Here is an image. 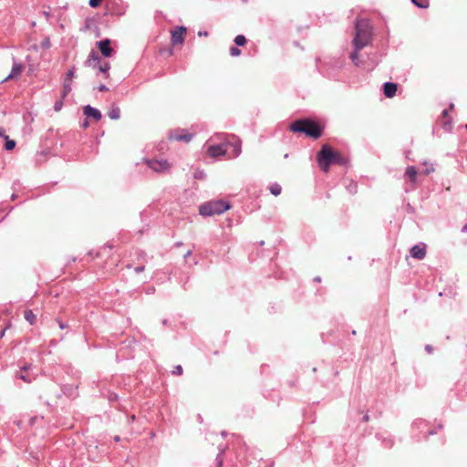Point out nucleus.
Listing matches in <instances>:
<instances>
[{
    "mask_svg": "<svg viewBox=\"0 0 467 467\" xmlns=\"http://www.w3.org/2000/svg\"><path fill=\"white\" fill-rule=\"evenodd\" d=\"M345 61L343 57H334L329 58L328 60L324 61V65L328 67V69L335 71L339 70L344 67ZM323 63L320 62V65H317V67H322Z\"/></svg>",
    "mask_w": 467,
    "mask_h": 467,
    "instance_id": "8",
    "label": "nucleus"
},
{
    "mask_svg": "<svg viewBox=\"0 0 467 467\" xmlns=\"http://www.w3.org/2000/svg\"><path fill=\"white\" fill-rule=\"evenodd\" d=\"M5 149L6 150H12L16 147V141L14 140H10L8 136H5Z\"/></svg>",
    "mask_w": 467,
    "mask_h": 467,
    "instance_id": "24",
    "label": "nucleus"
},
{
    "mask_svg": "<svg viewBox=\"0 0 467 467\" xmlns=\"http://www.w3.org/2000/svg\"><path fill=\"white\" fill-rule=\"evenodd\" d=\"M368 419H369L368 415L366 414V415L363 416L362 420H363V421H368Z\"/></svg>",
    "mask_w": 467,
    "mask_h": 467,
    "instance_id": "49",
    "label": "nucleus"
},
{
    "mask_svg": "<svg viewBox=\"0 0 467 467\" xmlns=\"http://www.w3.org/2000/svg\"><path fill=\"white\" fill-rule=\"evenodd\" d=\"M192 254V251L189 250L185 254H184V258H188L190 255Z\"/></svg>",
    "mask_w": 467,
    "mask_h": 467,
    "instance_id": "48",
    "label": "nucleus"
},
{
    "mask_svg": "<svg viewBox=\"0 0 467 467\" xmlns=\"http://www.w3.org/2000/svg\"><path fill=\"white\" fill-rule=\"evenodd\" d=\"M442 128L447 130V131H451V129H452V123L451 120H446L442 123Z\"/></svg>",
    "mask_w": 467,
    "mask_h": 467,
    "instance_id": "33",
    "label": "nucleus"
},
{
    "mask_svg": "<svg viewBox=\"0 0 467 467\" xmlns=\"http://www.w3.org/2000/svg\"><path fill=\"white\" fill-rule=\"evenodd\" d=\"M97 47H99L101 55L105 57H110L114 53V50L110 47V39L109 38L97 42Z\"/></svg>",
    "mask_w": 467,
    "mask_h": 467,
    "instance_id": "9",
    "label": "nucleus"
},
{
    "mask_svg": "<svg viewBox=\"0 0 467 467\" xmlns=\"http://www.w3.org/2000/svg\"><path fill=\"white\" fill-rule=\"evenodd\" d=\"M5 136H6L5 129L0 128V138H4L5 139Z\"/></svg>",
    "mask_w": 467,
    "mask_h": 467,
    "instance_id": "45",
    "label": "nucleus"
},
{
    "mask_svg": "<svg viewBox=\"0 0 467 467\" xmlns=\"http://www.w3.org/2000/svg\"><path fill=\"white\" fill-rule=\"evenodd\" d=\"M64 99H65V98H63V97L61 96V99H58V100H57V101L55 102V104H54V109H55V111L58 112V111H60V110H61V109L63 108V105H64V102H63Z\"/></svg>",
    "mask_w": 467,
    "mask_h": 467,
    "instance_id": "28",
    "label": "nucleus"
},
{
    "mask_svg": "<svg viewBox=\"0 0 467 467\" xmlns=\"http://www.w3.org/2000/svg\"><path fill=\"white\" fill-rule=\"evenodd\" d=\"M51 46L49 37H45L42 42L40 43V47L43 49H48Z\"/></svg>",
    "mask_w": 467,
    "mask_h": 467,
    "instance_id": "29",
    "label": "nucleus"
},
{
    "mask_svg": "<svg viewBox=\"0 0 467 467\" xmlns=\"http://www.w3.org/2000/svg\"><path fill=\"white\" fill-rule=\"evenodd\" d=\"M166 322H167V320H166V319H164V320H163V322H162V323H163V325H166Z\"/></svg>",
    "mask_w": 467,
    "mask_h": 467,
    "instance_id": "57",
    "label": "nucleus"
},
{
    "mask_svg": "<svg viewBox=\"0 0 467 467\" xmlns=\"http://www.w3.org/2000/svg\"><path fill=\"white\" fill-rule=\"evenodd\" d=\"M348 191L350 193H356L357 192V185H350L348 187Z\"/></svg>",
    "mask_w": 467,
    "mask_h": 467,
    "instance_id": "41",
    "label": "nucleus"
},
{
    "mask_svg": "<svg viewBox=\"0 0 467 467\" xmlns=\"http://www.w3.org/2000/svg\"><path fill=\"white\" fill-rule=\"evenodd\" d=\"M218 448H219V453L216 456V462H217L218 467H222L223 462V453L224 452L225 448H223L221 446H219Z\"/></svg>",
    "mask_w": 467,
    "mask_h": 467,
    "instance_id": "25",
    "label": "nucleus"
},
{
    "mask_svg": "<svg viewBox=\"0 0 467 467\" xmlns=\"http://www.w3.org/2000/svg\"><path fill=\"white\" fill-rule=\"evenodd\" d=\"M378 440H380L383 446L386 448H391L393 445V440L389 437H382V435L378 434L376 436Z\"/></svg>",
    "mask_w": 467,
    "mask_h": 467,
    "instance_id": "20",
    "label": "nucleus"
},
{
    "mask_svg": "<svg viewBox=\"0 0 467 467\" xmlns=\"http://www.w3.org/2000/svg\"><path fill=\"white\" fill-rule=\"evenodd\" d=\"M453 107H454V105L451 103V104L450 105V108H451V109H452Z\"/></svg>",
    "mask_w": 467,
    "mask_h": 467,
    "instance_id": "56",
    "label": "nucleus"
},
{
    "mask_svg": "<svg viewBox=\"0 0 467 467\" xmlns=\"http://www.w3.org/2000/svg\"><path fill=\"white\" fill-rule=\"evenodd\" d=\"M346 163V160L337 152V161H335V164L344 165Z\"/></svg>",
    "mask_w": 467,
    "mask_h": 467,
    "instance_id": "34",
    "label": "nucleus"
},
{
    "mask_svg": "<svg viewBox=\"0 0 467 467\" xmlns=\"http://www.w3.org/2000/svg\"><path fill=\"white\" fill-rule=\"evenodd\" d=\"M335 161H337V152L327 144L323 145L317 153V161L325 172H327L330 166L335 164Z\"/></svg>",
    "mask_w": 467,
    "mask_h": 467,
    "instance_id": "4",
    "label": "nucleus"
},
{
    "mask_svg": "<svg viewBox=\"0 0 467 467\" xmlns=\"http://www.w3.org/2000/svg\"><path fill=\"white\" fill-rule=\"evenodd\" d=\"M269 190L273 195L278 196L281 193L282 188L277 182H275L270 185Z\"/></svg>",
    "mask_w": 467,
    "mask_h": 467,
    "instance_id": "21",
    "label": "nucleus"
},
{
    "mask_svg": "<svg viewBox=\"0 0 467 467\" xmlns=\"http://www.w3.org/2000/svg\"><path fill=\"white\" fill-rule=\"evenodd\" d=\"M231 205L228 202L223 200H215L206 202L199 206V213L202 216H213L215 214H222L229 210Z\"/></svg>",
    "mask_w": 467,
    "mask_h": 467,
    "instance_id": "3",
    "label": "nucleus"
},
{
    "mask_svg": "<svg viewBox=\"0 0 467 467\" xmlns=\"http://www.w3.org/2000/svg\"><path fill=\"white\" fill-rule=\"evenodd\" d=\"M89 125L88 123V120L87 119H85L81 123H80V127L83 128V129H86L88 128Z\"/></svg>",
    "mask_w": 467,
    "mask_h": 467,
    "instance_id": "39",
    "label": "nucleus"
},
{
    "mask_svg": "<svg viewBox=\"0 0 467 467\" xmlns=\"http://www.w3.org/2000/svg\"><path fill=\"white\" fill-rule=\"evenodd\" d=\"M204 177H205V173L203 171L198 170L194 172L195 179H203Z\"/></svg>",
    "mask_w": 467,
    "mask_h": 467,
    "instance_id": "35",
    "label": "nucleus"
},
{
    "mask_svg": "<svg viewBox=\"0 0 467 467\" xmlns=\"http://www.w3.org/2000/svg\"><path fill=\"white\" fill-rule=\"evenodd\" d=\"M243 2H247V0H242Z\"/></svg>",
    "mask_w": 467,
    "mask_h": 467,
    "instance_id": "58",
    "label": "nucleus"
},
{
    "mask_svg": "<svg viewBox=\"0 0 467 467\" xmlns=\"http://www.w3.org/2000/svg\"><path fill=\"white\" fill-rule=\"evenodd\" d=\"M109 117L111 119L117 120L120 118V109L119 107H112L109 111Z\"/></svg>",
    "mask_w": 467,
    "mask_h": 467,
    "instance_id": "19",
    "label": "nucleus"
},
{
    "mask_svg": "<svg viewBox=\"0 0 467 467\" xmlns=\"http://www.w3.org/2000/svg\"><path fill=\"white\" fill-rule=\"evenodd\" d=\"M462 233H467V223H465L462 228Z\"/></svg>",
    "mask_w": 467,
    "mask_h": 467,
    "instance_id": "47",
    "label": "nucleus"
},
{
    "mask_svg": "<svg viewBox=\"0 0 467 467\" xmlns=\"http://www.w3.org/2000/svg\"><path fill=\"white\" fill-rule=\"evenodd\" d=\"M146 163L150 169L156 172H163L170 169V164L166 160L147 159Z\"/></svg>",
    "mask_w": 467,
    "mask_h": 467,
    "instance_id": "5",
    "label": "nucleus"
},
{
    "mask_svg": "<svg viewBox=\"0 0 467 467\" xmlns=\"http://www.w3.org/2000/svg\"><path fill=\"white\" fill-rule=\"evenodd\" d=\"M411 257L422 260L426 255V246L424 244H415L410 249Z\"/></svg>",
    "mask_w": 467,
    "mask_h": 467,
    "instance_id": "11",
    "label": "nucleus"
},
{
    "mask_svg": "<svg viewBox=\"0 0 467 467\" xmlns=\"http://www.w3.org/2000/svg\"><path fill=\"white\" fill-rule=\"evenodd\" d=\"M427 422L422 420V419H418L416 420L413 421L412 423V427L415 428V429H418L420 430L421 432H424L425 433V437L429 436V435H433L436 433V431L434 430H431V431H425V429L427 427Z\"/></svg>",
    "mask_w": 467,
    "mask_h": 467,
    "instance_id": "14",
    "label": "nucleus"
},
{
    "mask_svg": "<svg viewBox=\"0 0 467 467\" xmlns=\"http://www.w3.org/2000/svg\"><path fill=\"white\" fill-rule=\"evenodd\" d=\"M433 170H434L433 168L427 169L425 172L428 174V173H430L431 171H432Z\"/></svg>",
    "mask_w": 467,
    "mask_h": 467,
    "instance_id": "53",
    "label": "nucleus"
},
{
    "mask_svg": "<svg viewBox=\"0 0 467 467\" xmlns=\"http://www.w3.org/2000/svg\"><path fill=\"white\" fill-rule=\"evenodd\" d=\"M464 127H465V129L467 130V124H466Z\"/></svg>",
    "mask_w": 467,
    "mask_h": 467,
    "instance_id": "59",
    "label": "nucleus"
},
{
    "mask_svg": "<svg viewBox=\"0 0 467 467\" xmlns=\"http://www.w3.org/2000/svg\"><path fill=\"white\" fill-rule=\"evenodd\" d=\"M411 2L420 8H427L428 7V2L427 0H411Z\"/></svg>",
    "mask_w": 467,
    "mask_h": 467,
    "instance_id": "27",
    "label": "nucleus"
},
{
    "mask_svg": "<svg viewBox=\"0 0 467 467\" xmlns=\"http://www.w3.org/2000/svg\"><path fill=\"white\" fill-rule=\"evenodd\" d=\"M57 324H58V327L61 328V329H65L67 327V324L66 323H63L62 321L60 320H57Z\"/></svg>",
    "mask_w": 467,
    "mask_h": 467,
    "instance_id": "40",
    "label": "nucleus"
},
{
    "mask_svg": "<svg viewBox=\"0 0 467 467\" xmlns=\"http://www.w3.org/2000/svg\"><path fill=\"white\" fill-rule=\"evenodd\" d=\"M198 36H208V32L207 31H199L198 32Z\"/></svg>",
    "mask_w": 467,
    "mask_h": 467,
    "instance_id": "44",
    "label": "nucleus"
},
{
    "mask_svg": "<svg viewBox=\"0 0 467 467\" xmlns=\"http://www.w3.org/2000/svg\"><path fill=\"white\" fill-rule=\"evenodd\" d=\"M222 435L225 436L226 435V431H222Z\"/></svg>",
    "mask_w": 467,
    "mask_h": 467,
    "instance_id": "55",
    "label": "nucleus"
},
{
    "mask_svg": "<svg viewBox=\"0 0 467 467\" xmlns=\"http://www.w3.org/2000/svg\"><path fill=\"white\" fill-rule=\"evenodd\" d=\"M99 60H100V57H99V54L97 52H95L94 50H92L89 53L88 59L86 60V65L88 67H96L97 63L99 62Z\"/></svg>",
    "mask_w": 467,
    "mask_h": 467,
    "instance_id": "17",
    "label": "nucleus"
},
{
    "mask_svg": "<svg viewBox=\"0 0 467 467\" xmlns=\"http://www.w3.org/2000/svg\"><path fill=\"white\" fill-rule=\"evenodd\" d=\"M185 26H178L171 32V42L173 45H182L184 42Z\"/></svg>",
    "mask_w": 467,
    "mask_h": 467,
    "instance_id": "10",
    "label": "nucleus"
},
{
    "mask_svg": "<svg viewBox=\"0 0 467 467\" xmlns=\"http://www.w3.org/2000/svg\"><path fill=\"white\" fill-rule=\"evenodd\" d=\"M405 174L408 176V178L410 179V181L411 182H416L418 172L414 166H409L406 169Z\"/></svg>",
    "mask_w": 467,
    "mask_h": 467,
    "instance_id": "18",
    "label": "nucleus"
},
{
    "mask_svg": "<svg viewBox=\"0 0 467 467\" xmlns=\"http://www.w3.org/2000/svg\"><path fill=\"white\" fill-rule=\"evenodd\" d=\"M138 257H139L140 259L145 260V258H146V254H145L144 252L140 251V252L139 253Z\"/></svg>",
    "mask_w": 467,
    "mask_h": 467,
    "instance_id": "43",
    "label": "nucleus"
},
{
    "mask_svg": "<svg viewBox=\"0 0 467 467\" xmlns=\"http://www.w3.org/2000/svg\"><path fill=\"white\" fill-rule=\"evenodd\" d=\"M144 269H145V266L142 265L136 266L134 268V271H135V273L140 274V273L143 272Z\"/></svg>",
    "mask_w": 467,
    "mask_h": 467,
    "instance_id": "37",
    "label": "nucleus"
},
{
    "mask_svg": "<svg viewBox=\"0 0 467 467\" xmlns=\"http://www.w3.org/2000/svg\"><path fill=\"white\" fill-rule=\"evenodd\" d=\"M447 115H448V109H444V110L442 111V116H443V117H446Z\"/></svg>",
    "mask_w": 467,
    "mask_h": 467,
    "instance_id": "51",
    "label": "nucleus"
},
{
    "mask_svg": "<svg viewBox=\"0 0 467 467\" xmlns=\"http://www.w3.org/2000/svg\"><path fill=\"white\" fill-rule=\"evenodd\" d=\"M182 367L181 365H177L174 367L173 370H172V374L175 375V376H180L182 374Z\"/></svg>",
    "mask_w": 467,
    "mask_h": 467,
    "instance_id": "32",
    "label": "nucleus"
},
{
    "mask_svg": "<svg viewBox=\"0 0 467 467\" xmlns=\"http://www.w3.org/2000/svg\"><path fill=\"white\" fill-rule=\"evenodd\" d=\"M246 37L244 36V35H238L234 37V44L237 46V47H243L246 44Z\"/></svg>",
    "mask_w": 467,
    "mask_h": 467,
    "instance_id": "23",
    "label": "nucleus"
},
{
    "mask_svg": "<svg viewBox=\"0 0 467 467\" xmlns=\"http://www.w3.org/2000/svg\"><path fill=\"white\" fill-rule=\"evenodd\" d=\"M208 153L211 157H220L226 153L225 146L223 144L212 145L208 148Z\"/></svg>",
    "mask_w": 467,
    "mask_h": 467,
    "instance_id": "13",
    "label": "nucleus"
},
{
    "mask_svg": "<svg viewBox=\"0 0 467 467\" xmlns=\"http://www.w3.org/2000/svg\"><path fill=\"white\" fill-rule=\"evenodd\" d=\"M20 379H23V380H25V381L26 380V377H25L24 375H21V376H20Z\"/></svg>",
    "mask_w": 467,
    "mask_h": 467,
    "instance_id": "54",
    "label": "nucleus"
},
{
    "mask_svg": "<svg viewBox=\"0 0 467 467\" xmlns=\"http://www.w3.org/2000/svg\"><path fill=\"white\" fill-rule=\"evenodd\" d=\"M83 113L87 118H92L95 120H99L102 118L101 112L90 105L83 108Z\"/></svg>",
    "mask_w": 467,
    "mask_h": 467,
    "instance_id": "12",
    "label": "nucleus"
},
{
    "mask_svg": "<svg viewBox=\"0 0 467 467\" xmlns=\"http://www.w3.org/2000/svg\"><path fill=\"white\" fill-rule=\"evenodd\" d=\"M24 317L26 321H28L31 325L34 324L36 320V315L32 310H26L24 314Z\"/></svg>",
    "mask_w": 467,
    "mask_h": 467,
    "instance_id": "22",
    "label": "nucleus"
},
{
    "mask_svg": "<svg viewBox=\"0 0 467 467\" xmlns=\"http://www.w3.org/2000/svg\"><path fill=\"white\" fill-rule=\"evenodd\" d=\"M75 77H76L75 67H73L67 72L66 77H65V80L63 83V89H62V97L63 98H66L71 91V89H72L71 81Z\"/></svg>",
    "mask_w": 467,
    "mask_h": 467,
    "instance_id": "7",
    "label": "nucleus"
},
{
    "mask_svg": "<svg viewBox=\"0 0 467 467\" xmlns=\"http://www.w3.org/2000/svg\"><path fill=\"white\" fill-rule=\"evenodd\" d=\"M290 130L293 132L305 133L306 136L313 139H318L322 135L323 128L312 119H301L295 120L290 125Z\"/></svg>",
    "mask_w": 467,
    "mask_h": 467,
    "instance_id": "2",
    "label": "nucleus"
},
{
    "mask_svg": "<svg viewBox=\"0 0 467 467\" xmlns=\"http://www.w3.org/2000/svg\"><path fill=\"white\" fill-rule=\"evenodd\" d=\"M16 198H17V195H16V193H13V194L11 195V200H12V201H15Z\"/></svg>",
    "mask_w": 467,
    "mask_h": 467,
    "instance_id": "50",
    "label": "nucleus"
},
{
    "mask_svg": "<svg viewBox=\"0 0 467 467\" xmlns=\"http://www.w3.org/2000/svg\"><path fill=\"white\" fill-rule=\"evenodd\" d=\"M24 66L20 63H14L10 74L6 77L5 80L17 78L21 75Z\"/></svg>",
    "mask_w": 467,
    "mask_h": 467,
    "instance_id": "16",
    "label": "nucleus"
},
{
    "mask_svg": "<svg viewBox=\"0 0 467 467\" xmlns=\"http://www.w3.org/2000/svg\"><path fill=\"white\" fill-rule=\"evenodd\" d=\"M98 89H99V91H101V92H103V91H108V90H109L108 87H107L106 85H104V84H100V85L98 87Z\"/></svg>",
    "mask_w": 467,
    "mask_h": 467,
    "instance_id": "38",
    "label": "nucleus"
},
{
    "mask_svg": "<svg viewBox=\"0 0 467 467\" xmlns=\"http://www.w3.org/2000/svg\"><path fill=\"white\" fill-rule=\"evenodd\" d=\"M234 150H235V152H236V155H239V154H240V152H241V147H240V145H236V146L234 147Z\"/></svg>",
    "mask_w": 467,
    "mask_h": 467,
    "instance_id": "46",
    "label": "nucleus"
},
{
    "mask_svg": "<svg viewBox=\"0 0 467 467\" xmlns=\"http://www.w3.org/2000/svg\"><path fill=\"white\" fill-rule=\"evenodd\" d=\"M398 85L394 82H385L383 84V93L387 98H392L397 92Z\"/></svg>",
    "mask_w": 467,
    "mask_h": 467,
    "instance_id": "15",
    "label": "nucleus"
},
{
    "mask_svg": "<svg viewBox=\"0 0 467 467\" xmlns=\"http://www.w3.org/2000/svg\"><path fill=\"white\" fill-rule=\"evenodd\" d=\"M102 0H89L88 5L92 8H97L101 5Z\"/></svg>",
    "mask_w": 467,
    "mask_h": 467,
    "instance_id": "31",
    "label": "nucleus"
},
{
    "mask_svg": "<svg viewBox=\"0 0 467 467\" xmlns=\"http://www.w3.org/2000/svg\"><path fill=\"white\" fill-rule=\"evenodd\" d=\"M155 292V287L154 286H148L146 289H145V293L147 295H151Z\"/></svg>",
    "mask_w": 467,
    "mask_h": 467,
    "instance_id": "36",
    "label": "nucleus"
},
{
    "mask_svg": "<svg viewBox=\"0 0 467 467\" xmlns=\"http://www.w3.org/2000/svg\"><path fill=\"white\" fill-rule=\"evenodd\" d=\"M372 39V28L369 22L366 19H357L355 23V36L353 39L354 50L350 54L351 61L357 66H363L368 71L372 70L378 64L379 59L376 53L372 57H368L371 63L366 65L365 62L359 59L358 51L367 47Z\"/></svg>",
    "mask_w": 467,
    "mask_h": 467,
    "instance_id": "1",
    "label": "nucleus"
},
{
    "mask_svg": "<svg viewBox=\"0 0 467 467\" xmlns=\"http://www.w3.org/2000/svg\"><path fill=\"white\" fill-rule=\"evenodd\" d=\"M425 350L429 353V354H431L433 352V347L431 345H426L425 346Z\"/></svg>",
    "mask_w": 467,
    "mask_h": 467,
    "instance_id": "42",
    "label": "nucleus"
},
{
    "mask_svg": "<svg viewBox=\"0 0 467 467\" xmlns=\"http://www.w3.org/2000/svg\"><path fill=\"white\" fill-rule=\"evenodd\" d=\"M314 281L315 282H320L321 278L319 276H317V277L314 278Z\"/></svg>",
    "mask_w": 467,
    "mask_h": 467,
    "instance_id": "52",
    "label": "nucleus"
},
{
    "mask_svg": "<svg viewBox=\"0 0 467 467\" xmlns=\"http://www.w3.org/2000/svg\"><path fill=\"white\" fill-rule=\"evenodd\" d=\"M229 52L232 57H238L241 54V50L237 47H231Z\"/></svg>",
    "mask_w": 467,
    "mask_h": 467,
    "instance_id": "30",
    "label": "nucleus"
},
{
    "mask_svg": "<svg viewBox=\"0 0 467 467\" xmlns=\"http://www.w3.org/2000/svg\"><path fill=\"white\" fill-rule=\"evenodd\" d=\"M99 71L105 74V78H108L109 77V70L110 69L109 63L105 62L103 65L99 66Z\"/></svg>",
    "mask_w": 467,
    "mask_h": 467,
    "instance_id": "26",
    "label": "nucleus"
},
{
    "mask_svg": "<svg viewBox=\"0 0 467 467\" xmlns=\"http://www.w3.org/2000/svg\"><path fill=\"white\" fill-rule=\"evenodd\" d=\"M168 138L170 140L189 142L192 139V134L185 130H174L169 132Z\"/></svg>",
    "mask_w": 467,
    "mask_h": 467,
    "instance_id": "6",
    "label": "nucleus"
}]
</instances>
